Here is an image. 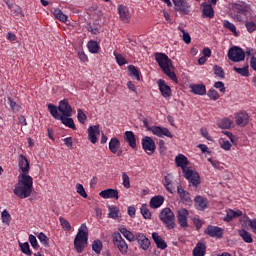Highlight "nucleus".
Returning a JSON list of instances; mask_svg holds the SVG:
<instances>
[{
	"label": "nucleus",
	"mask_w": 256,
	"mask_h": 256,
	"mask_svg": "<svg viewBox=\"0 0 256 256\" xmlns=\"http://www.w3.org/2000/svg\"><path fill=\"white\" fill-rule=\"evenodd\" d=\"M77 119L79 123H81L82 125H85L87 121V115L85 114V112H83V110L81 109L77 110Z\"/></svg>",
	"instance_id": "obj_50"
},
{
	"label": "nucleus",
	"mask_w": 256,
	"mask_h": 256,
	"mask_svg": "<svg viewBox=\"0 0 256 256\" xmlns=\"http://www.w3.org/2000/svg\"><path fill=\"white\" fill-rule=\"evenodd\" d=\"M177 193L184 205H187L188 207H191V205H193V200H191V194L183 189V186H177Z\"/></svg>",
	"instance_id": "obj_10"
},
{
	"label": "nucleus",
	"mask_w": 256,
	"mask_h": 256,
	"mask_svg": "<svg viewBox=\"0 0 256 256\" xmlns=\"http://www.w3.org/2000/svg\"><path fill=\"white\" fill-rule=\"evenodd\" d=\"M183 173H184V177L185 179H187L189 181V179L195 175V172H193V170H191L190 168H184L182 169Z\"/></svg>",
	"instance_id": "obj_61"
},
{
	"label": "nucleus",
	"mask_w": 256,
	"mask_h": 256,
	"mask_svg": "<svg viewBox=\"0 0 256 256\" xmlns=\"http://www.w3.org/2000/svg\"><path fill=\"white\" fill-rule=\"evenodd\" d=\"M171 183H173V176L168 174L164 177V187L169 193H173V188H171Z\"/></svg>",
	"instance_id": "obj_43"
},
{
	"label": "nucleus",
	"mask_w": 256,
	"mask_h": 256,
	"mask_svg": "<svg viewBox=\"0 0 256 256\" xmlns=\"http://www.w3.org/2000/svg\"><path fill=\"white\" fill-rule=\"evenodd\" d=\"M118 231L129 241L130 243H133V241H137V233L133 234V232L129 231L125 226H119Z\"/></svg>",
	"instance_id": "obj_19"
},
{
	"label": "nucleus",
	"mask_w": 256,
	"mask_h": 256,
	"mask_svg": "<svg viewBox=\"0 0 256 256\" xmlns=\"http://www.w3.org/2000/svg\"><path fill=\"white\" fill-rule=\"evenodd\" d=\"M142 149L147 153V155H153L157 149V145L155 144V140L149 136H145L142 138Z\"/></svg>",
	"instance_id": "obj_7"
},
{
	"label": "nucleus",
	"mask_w": 256,
	"mask_h": 256,
	"mask_svg": "<svg viewBox=\"0 0 256 256\" xmlns=\"http://www.w3.org/2000/svg\"><path fill=\"white\" fill-rule=\"evenodd\" d=\"M228 59L233 63L245 61V51L239 46H233L228 50Z\"/></svg>",
	"instance_id": "obj_6"
},
{
	"label": "nucleus",
	"mask_w": 256,
	"mask_h": 256,
	"mask_svg": "<svg viewBox=\"0 0 256 256\" xmlns=\"http://www.w3.org/2000/svg\"><path fill=\"white\" fill-rule=\"evenodd\" d=\"M76 191L81 197L87 199V192L85 191V188L82 186V184L76 185Z\"/></svg>",
	"instance_id": "obj_58"
},
{
	"label": "nucleus",
	"mask_w": 256,
	"mask_h": 256,
	"mask_svg": "<svg viewBox=\"0 0 256 256\" xmlns=\"http://www.w3.org/2000/svg\"><path fill=\"white\" fill-rule=\"evenodd\" d=\"M202 17L204 19H213L215 17V10H213V6L211 4L202 3Z\"/></svg>",
	"instance_id": "obj_24"
},
{
	"label": "nucleus",
	"mask_w": 256,
	"mask_h": 256,
	"mask_svg": "<svg viewBox=\"0 0 256 256\" xmlns=\"http://www.w3.org/2000/svg\"><path fill=\"white\" fill-rule=\"evenodd\" d=\"M181 31H182V34H183L184 43L189 45V43H191V35H189V33L185 32V30H181Z\"/></svg>",
	"instance_id": "obj_64"
},
{
	"label": "nucleus",
	"mask_w": 256,
	"mask_h": 256,
	"mask_svg": "<svg viewBox=\"0 0 256 256\" xmlns=\"http://www.w3.org/2000/svg\"><path fill=\"white\" fill-rule=\"evenodd\" d=\"M224 27L231 31V33H234V35H237V27H235V24L229 22V20L224 21Z\"/></svg>",
	"instance_id": "obj_53"
},
{
	"label": "nucleus",
	"mask_w": 256,
	"mask_h": 256,
	"mask_svg": "<svg viewBox=\"0 0 256 256\" xmlns=\"http://www.w3.org/2000/svg\"><path fill=\"white\" fill-rule=\"evenodd\" d=\"M193 187H199L201 185V176L197 172L188 180Z\"/></svg>",
	"instance_id": "obj_44"
},
{
	"label": "nucleus",
	"mask_w": 256,
	"mask_h": 256,
	"mask_svg": "<svg viewBox=\"0 0 256 256\" xmlns=\"http://www.w3.org/2000/svg\"><path fill=\"white\" fill-rule=\"evenodd\" d=\"M118 15L123 23H129L131 21V16L129 15V8H127L125 5L118 6Z\"/></svg>",
	"instance_id": "obj_21"
},
{
	"label": "nucleus",
	"mask_w": 256,
	"mask_h": 256,
	"mask_svg": "<svg viewBox=\"0 0 256 256\" xmlns=\"http://www.w3.org/2000/svg\"><path fill=\"white\" fill-rule=\"evenodd\" d=\"M59 221H60V225H61L62 229H64V231H67V232L71 231V223L67 219L60 217Z\"/></svg>",
	"instance_id": "obj_48"
},
{
	"label": "nucleus",
	"mask_w": 256,
	"mask_h": 256,
	"mask_svg": "<svg viewBox=\"0 0 256 256\" xmlns=\"http://www.w3.org/2000/svg\"><path fill=\"white\" fill-rule=\"evenodd\" d=\"M122 181L125 189H131V180L129 175H127L125 172L122 173Z\"/></svg>",
	"instance_id": "obj_55"
},
{
	"label": "nucleus",
	"mask_w": 256,
	"mask_h": 256,
	"mask_svg": "<svg viewBox=\"0 0 256 256\" xmlns=\"http://www.w3.org/2000/svg\"><path fill=\"white\" fill-rule=\"evenodd\" d=\"M234 71L235 73H238V75H241V77H249V65H246L242 68L234 66Z\"/></svg>",
	"instance_id": "obj_41"
},
{
	"label": "nucleus",
	"mask_w": 256,
	"mask_h": 256,
	"mask_svg": "<svg viewBox=\"0 0 256 256\" xmlns=\"http://www.w3.org/2000/svg\"><path fill=\"white\" fill-rule=\"evenodd\" d=\"M29 242L33 249H39V243L37 242V237H35V235H29Z\"/></svg>",
	"instance_id": "obj_59"
},
{
	"label": "nucleus",
	"mask_w": 256,
	"mask_h": 256,
	"mask_svg": "<svg viewBox=\"0 0 256 256\" xmlns=\"http://www.w3.org/2000/svg\"><path fill=\"white\" fill-rule=\"evenodd\" d=\"M12 15H13V17H16L17 19L25 16V15H23V9L20 6H15L12 9Z\"/></svg>",
	"instance_id": "obj_52"
},
{
	"label": "nucleus",
	"mask_w": 256,
	"mask_h": 256,
	"mask_svg": "<svg viewBox=\"0 0 256 256\" xmlns=\"http://www.w3.org/2000/svg\"><path fill=\"white\" fill-rule=\"evenodd\" d=\"M154 57L163 73L167 75V77H169L171 81L177 83V74L171 71V67H173V64L171 62V59H169V56H167V54L157 52L154 54Z\"/></svg>",
	"instance_id": "obj_2"
},
{
	"label": "nucleus",
	"mask_w": 256,
	"mask_h": 256,
	"mask_svg": "<svg viewBox=\"0 0 256 256\" xmlns=\"http://www.w3.org/2000/svg\"><path fill=\"white\" fill-rule=\"evenodd\" d=\"M88 47V51H90V53H99V50L101 49V46H99L98 42L95 40H90L87 44Z\"/></svg>",
	"instance_id": "obj_37"
},
{
	"label": "nucleus",
	"mask_w": 256,
	"mask_h": 256,
	"mask_svg": "<svg viewBox=\"0 0 256 256\" xmlns=\"http://www.w3.org/2000/svg\"><path fill=\"white\" fill-rule=\"evenodd\" d=\"M235 119L238 127H246V125H249V113H247V111L237 112Z\"/></svg>",
	"instance_id": "obj_15"
},
{
	"label": "nucleus",
	"mask_w": 256,
	"mask_h": 256,
	"mask_svg": "<svg viewBox=\"0 0 256 256\" xmlns=\"http://www.w3.org/2000/svg\"><path fill=\"white\" fill-rule=\"evenodd\" d=\"M19 247L22 253H24V255H28V256L33 255V252L31 251V247L29 246V242H25V243L19 242Z\"/></svg>",
	"instance_id": "obj_42"
},
{
	"label": "nucleus",
	"mask_w": 256,
	"mask_h": 256,
	"mask_svg": "<svg viewBox=\"0 0 256 256\" xmlns=\"http://www.w3.org/2000/svg\"><path fill=\"white\" fill-rule=\"evenodd\" d=\"M58 110L62 113V117H71L73 115V108L67 100H61L58 106Z\"/></svg>",
	"instance_id": "obj_13"
},
{
	"label": "nucleus",
	"mask_w": 256,
	"mask_h": 256,
	"mask_svg": "<svg viewBox=\"0 0 256 256\" xmlns=\"http://www.w3.org/2000/svg\"><path fill=\"white\" fill-rule=\"evenodd\" d=\"M53 15L54 17H56V19H58V21H61L62 23H67L68 17L63 13L61 9H55Z\"/></svg>",
	"instance_id": "obj_40"
},
{
	"label": "nucleus",
	"mask_w": 256,
	"mask_h": 256,
	"mask_svg": "<svg viewBox=\"0 0 256 256\" xmlns=\"http://www.w3.org/2000/svg\"><path fill=\"white\" fill-rule=\"evenodd\" d=\"M48 111L50 112V115H52L57 121H60V119L63 117L61 114H59V108H57L55 104H48Z\"/></svg>",
	"instance_id": "obj_35"
},
{
	"label": "nucleus",
	"mask_w": 256,
	"mask_h": 256,
	"mask_svg": "<svg viewBox=\"0 0 256 256\" xmlns=\"http://www.w3.org/2000/svg\"><path fill=\"white\" fill-rule=\"evenodd\" d=\"M243 216V212L241 210H232L229 209L226 211V216L223 218V221H226V223H230V221H233L234 219H237V217Z\"/></svg>",
	"instance_id": "obj_25"
},
{
	"label": "nucleus",
	"mask_w": 256,
	"mask_h": 256,
	"mask_svg": "<svg viewBox=\"0 0 256 256\" xmlns=\"http://www.w3.org/2000/svg\"><path fill=\"white\" fill-rule=\"evenodd\" d=\"M207 95L210 99H212V101H217V99H219V93L215 89H210Z\"/></svg>",
	"instance_id": "obj_60"
},
{
	"label": "nucleus",
	"mask_w": 256,
	"mask_h": 256,
	"mask_svg": "<svg viewBox=\"0 0 256 256\" xmlns=\"http://www.w3.org/2000/svg\"><path fill=\"white\" fill-rule=\"evenodd\" d=\"M187 217H189V210L182 208L177 211L178 224L182 229H187V227H189V222H187Z\"/></svg>",
	"instance_id": "obj_9"
},
{
	"label": "nucleus",
	"mask_w": 256,
	"mask_h": 256,
	"mask_svg": "<svg viewBox=\"0 0 256 256\" xmlns=\"http://www.w3.org/2000/svg\"><path fill=\"white\" fill-rule=\"evenodd\" d=\"M245 27H246L248 33H254V31H256V24L253 21L246 20Z\"/></svg>",
	"instance_id": "obj_56"
},
{
	"label": "nucleus",
	"mask_w": 256,
	"mask_h": 256,
	"mask_svg": "<svg viewBox=\"0 0 256 256\" xmlns=\"http://www.w3.org/2000/svg\"><path fill=\"white\" fill-rule=\"evenodd\" d=\"M238 235L241 236L244 243H253V234L249 233V231L245 229L239 230Z\"/></svg>",
	"instance_id": "obj_33"
},
{
	"label": "nucleus",
	"mask_w": 256,
	"mask_h": 256,
	"mask_svg": "<svg viewBox=\"0 0 256 256\" xmlns=\"http://www.w3.org/2000/svg\"><path fill=\"white\" fill-rule=\"evenodd\" d=\"M37 237H38L40 243H42L44 245V247H49V237H47V235H45V233L40 232Z\"/></svg>",
	"instance_id": "obj_51"
},
{
	"label": "nucleus",
	"mask_w": 256,
	"mask_h": 256,
	"mask_svg": "<svg viewBox=\"0 0 256 256\" xmlns=\"http://www.w3.org/2000/svg\"><path fill=\"white\" fill-rule=\"evenodd\" d=\"M136 241L143 251H148L151 247V240L141 232H136Z\"/></svg>",
	"instance_id": "obj_12"
},
{
	"label": "nucleus",
	"mask_w": 256,
	"mask_h": 256,
	"mask_svg": "<svg viewBox=\"0 0 256 256\" xmlns=\"http://www.w3.org/2000/svg\"><path fill=\"white\" fill-rule=\"evenodd\" d=\"M159 219L167 229H175V214L171 208H164L159 214Z\"/></svg>",
	"instance_id": "obj_4"
},
{
	"label": "nucleus",
	"mask_w": 256,
	"mask_h": 256,
	"mask_svg": "<svg viewBox=\"0 0 256 256\" xmlns=\"http://www.w3.org/2000/svg\"><path fill=\"white\" fill-rule=\"evenodd\" d=\"M8 101L12 111H19V109H21V107L17 104V102L13 101V99L8 98Z\"/></svg>",
	"instance_id": "obj_63"
},
{
	"label": "nucleus",
	"mask_w": 256,
	"mask_h": 256,
	"mask_svg": "<svg viewBox=\"0 0 256 256\" xmlns=\"http://www.w3.org/2000/svg\"><path fill=\"white\" fill-rule=\"evenodd\" d=\"M215 89H219L220 93H225V84L221 81L214 83Z\"/></svg>",
	"instance_id": "obj_62"
},
{
	"label": "nucleus",
	"mask_w": 256,
	"mask_h": 256,
	"mask_svg": "<svg viewBox=\"0 0 256 256\" xmlns=\"http://www.w3.org/2000/svg\"><path fill=\"white\" fill-rule=\"evenodd\" d=\"M14 195L19 199H27L33 193V177L29 174H19L18 183L15 184Z\"/></svg>",
	"instance_id": "obj_1"
},
{
	"label": "nucleus",
	"mask_w": 256,
	"mask_h": 256,
	"mask_svg": "<svg viewBox=\"0 0 256 256\" xmlns=\"http://www.w3.org/2000/svg\"><path fill=\"white\" fill-rule=\"evenodd\" d=\"M233 9L236 14L242 13L244 17H247L249 15V10H247V7L241 4H234Z\"/></svg>",
	"instance_id": "obj_38"
},
{
	"label": "nucleus",
	"mask_w": 256,
	"mask_h": 256,
	"mask_svg": "<svg viewBox=\"0 0 256 256\" xmlns=\"http://www.w3.org/2000/svg\"><path fill=\"white\" fill-rule=\"evenodd\" d=\"M18 167L20 174H29L31 167L29 166V160L25 155L20 154L18 157Z\"/></svg>",
	"instance_id": "obj_14"
},
{
	"label": "nucleus",
	"mask_w": 256,
	"mask_h": 256,
	"mask_svg": "<svg viewBox=\"0 0 256 256\" xmlns=\"http://www.w3.org/2000/svg\"><path fill=\"white\" fill-rule=\"evenodd\" d=\"M112 242L121 255H127L129 252V245L127 244V241L124 240L123 236H121V233L114 232L112 234Z\"/></svg>",
	"instance_id": "obj_5"
},
{
	"label": "nucleus",
	"mask_w": 256,
	"mask_h": 256,
	"mask_svg": "<svg viewBox=\"0 0 256 256\" xmlns=\"http://www.w3.org/2000/svg\"><path fill=\"white\" fill-rule=\"evenodd\" d=\"M219 127H221V129H231V127H233V120L223 118L219 123Z\"/></svg>",
	"instance_id": "obj_45"
},
{
	"label": "nucleus",
	"mask_w": 256,
	"mask_h": 256,
	"mask_svg": "<svg viewBox=\"0 0 256 256\" xmlns=\"http://www.w3.org/2000/svg\"><path fill=\"white\" fill-rule=\"evenodd\" d=\"M87 241H89V230L87 229V224H82L74 239V247L77 253H81L85 249Z\"/></svg>",
	"instance_id": "obj_3"
},
{
	"label": "nucleus",
	"mask_w": 256,
	"mask_h": 256,
	"mask_svg": "<svg viewBox=\"0 0 256 256\" xmlns=\"http://www.w3.org/2000/svg\"><path fill=\"white\" fill-rule=\"evenodd\" d=\"M114 57L116 59V63H118L120 67H123V65L127 64V60L125 59V57H123V55L114 52Z\"/></svg>",
	"instance_id": "obj_49"
},
{
	"label": "nucleus",
	"mask_w": 256,
	"mask_h": 256,
	"mask_svg": "<svg viewBox=\"0 0 256 256\" xmlns=\"http://www.w3.org/2000/svg\"><path fill=\"white\" fill-rule=\"evenodd\" d=\"M100 197H102V199H119V191H117L116 189L113 188H108L106 190H102L99 193Z\"/></svg>",
	"instance_id": "obj_17"
},
{
	"label": "nucleus",
	"mask_w": 256,
	"mask_h": 256,
	"mask_svg": "<svg viewBox=\"0 0 256 256\" xmlns=\"http://www.w3.org/2000/svg\"><path fill=\"white\" fill-rule=\"evenodd\" d=\"M121 148V141H119V138H111L110 142H109V150L111 151V153H117V151H119V149Z\"/></svg>",
	"instance_id": "obj_31"
},
{
	"label": "nucleus",
	"mask_w": 256,
	"mask_h": 256,
	"mask_svg": "<svg viewBox=\"0 0 256 256\" xmlns=\"http://www.w3.org/2000/svg\"><path fill=\"white\" fill-rule=\"evenodd\" d=\"M165 202V198L161 195L154 196L150 200V207L151 209H159Z\"/></svg>",
	"instance_id": "obj_29"
},
{
	"label": "nucleus",
	"mask_w": 256,
	"mask_h": 256,
	"mask_svg": "<svg viewBox=\"0 0 256 256\" xmlns=\"http://www.w3.org/2000/svg\"><path fill=\"white\" fill-rule=\"evenodd\" d=\"M194 205L198 211H205L209 207V200L201 195L194 198Z\"/></svg>",
	"instance_id": "obj_16"
},
{
	"label": "nucleus",
	"mask_w": 256,
	"mask_h": 256,
	"mask_svg": "<svg viewBox=\"0 0 256 256\" xmlns=\"http://www.w3.org/2000/svg\"><path fill=\"white\" fill-rule=\"evenodd\" d=\"M175 163L177 167H181V169H185L189 165V160L186 158L185 155L179 154L178 156L175 157Z\"/></svg>",
	"instance_id": "obj_30"
},
{
	"label": "nucleus",
	"mask_w": 256,
	"mask_h": 256,
	"mask_svg": "<svg viewBox=\"0 0 256 256\" xmlns=\"http://www.w3.org/2000/svg\"><path fill=\"white\" fill-rule=\"evenodd\" d=\"M207 253V246L203 242H198L193 249V256H205Z\"/></svg>",
	"instance_id": "obj_27"
},
{
	"label": "nucleus",
	"mask_w": 256,
	"mask_h": 256,
	"mask_svg": "<svg viewBox=\"0 0 256 256\" xmlns=\"http://www.w3.org/2000/svg\"><path fill=\"white\" fill-rule=\"evenodd\" d=\"M108 217L109 219H118L119 218V207L115 206V205H112V206H109L108 205Z\"/></svg>",
	"instance_id": "obj_36"
},
{
	"label": "nucleus",
	"mask_w": 256,
	"mask_h": 256,
	"mask_svg": "<svg viewBox=\"0 0 256 256\" xmlns=\"http://www.w3.org/2000/svg\"><path fill=\"white\" fill-rule=\"evenodd\" d=\"M2 223H5L6 225H9L11 223V214H9V211L4 210L1 214Z\"/></svg>",
	"instance_id": "obj_54"
},
{
	"label": "nucleus",
	"mask_w": 256,
	"mask_h": 256,
	"mask_svg": "<svg viewBox=\"0 0 256 256\" xmlns=\"http://www.w3.org/2000/svg\"><path fill=\"white\" fill-rule=\"evenodd\" d=\"M140 213L145 219H151V211H149L147 204L141 206Z\"/></svg>",
	"instance_id": "obj_47"
},
{
	"label": "nucleus",
	"mask_w": 256,
	"mask_h": 256,
	"mask_svg": "<svg viewBox=\"0 0 256 256\" xmlns=\"http://www.w3.org/2000/svg\"><path fill=\"white\" fill-rule=\"evenodd\" d=\"M177 11L183 13L184 15H189V3L187 0H172Z\"/></svg>",
	"instance_id": "obj_18"
},
{
	"label": "nucleus",
	"mask_w": 256,
	"mask_h": 256,
	"mask_svg": "<svg viewBox=\"0 0 256 256\" xmlns=\"http://www.w3.org/2000/svg\"><path fill=\"white\" fill-rule=\"evenodd\" d=\"M60 121L63 125H65V127H69V129H72L73 131H77V126H75V121H73V118L62 116Z\"/></svg>",
	"instance_id": "obj_32"
},
{
	"label": "nucleus",
	"mask_w": 256,
	"mask_h": 256,
	"mask_svg": "<svg viewBox=\"0 0 256 256\" xmlns=\"http://www.w3.org/2000/svg\"><path fill=\"white\" fill-rule=\"evenodd\" d=\"M214 75H217L219 79H225V70L219 65L213 67Z\"/></svg>",
	"instance_id": "obj_46"
},
{
	"label": "nucleus",
	"mask_w": 256,
	"mask_h": 256,
	"mask_svg": "<svg viewBox=\"0 0 256 256\" xmlns=\"http://www.w3.org/2000/svg\"><path fill=\"white\" fill-rule=\"evenodd\" d=\"M190 89L194 95H207V88L204 84H193Z\"/></svg>",
	"instance_id": "obj_28"
},
{
	"label": "nucleus",
	"mask_w": 256,
	"mask_h": 256,
	"mask_svg": "<svg viewBox=\"0 0 256 256\" xmlns=\"http://www.w3.org/2000/svg\"><path fill=\"white\" fill-rule=\"evenodd\" d=\"M220 147L224 151H231L232 145H231V142H229V140L222 139L220 140Z\"/></svg>",
	"instance_id": "obj_57"
},
{
	"label": "nucleus",
	"mask_w": 256,
	"mask_h": 256,
	"mask_svg": "<svg viewBox=\"0 0 256 256\" xmlns=\"http://www.w3.org/2000/svg\"><path fill=\"white\" fill-rule=\"evenodd\" d=\"M223 233V228L219 226L209 225L205 230V234L214 239H223Z\"/></svg>",
	"instance_id": "obj_8"
},
{
	"label": "nucleus",
	"mask_w": 256,
	"mask_h": 256,
	"mask_svg": "<svg viewBox=\"0 0 256 256\" xmlns=\"http://www.w3.org/2000/svg\"><path fill=\"white\" fill-rule=\"evenodd\" d=\"M92 251L96 255H101V251H103V242L101 240H94L92 243Z\"/></svg>",
	"instance_id": "obj_39"
},
{
	"label": "nucleus",
	"mask_w": 256,
	"mask_h": 256,
	"mask_svg": "<svg viewBox=\"0 0 256 256\" xmlns=\"http://www.w3.org/2000/svg\"><path fill=\"white\" fill-rule=\"evenodd\" d=\"M128 71H129V76L132 77V79H136V81H141V75H140L139 69H137L135 65H129Z\"/></svg>",
	"instance_id": "obj_34"
},
{
	"label": "nucleus",
	"mask_w": 256,
	"mask_h": 256,
	"mask_svg": "<svg viewBox=\"0 0 256 256\" xmlns=\"http://www.w3.org/2000/svg\"><path fill=\"white\" fill-rule=\"evenodd\" d=\"M124 141L128 143L131 149L137 148V138L135 137V133H133V131H126L124 133Z\"/></svg>",
	"instance_id": "obj_22"
},
{
	"label": "nucleus",
	"mask_w": 256,
	"mask_h": 256,
	"mask_svg": "<svg viewBox=\"0 0 256 256\" xmlns=\"http://www.w3.org/2000/svg\"><path fill=\"white\" fill-rule=\"evenodd\" d=\"M100 131H99V126H90L88 128V139L90 141V143H93V145H95V143H97L98 139H97V135H100Z\"/></svg>",
	"instance_id": "obj_23"
},
{
	"label": "nucleus",
	"mask_w": 256,
	"mask_h": 256,
	"mask_svg": "<svg viewBox=\"0 0 256 256\" xmlns=\"http://www.w3.org/2000/svg\"><path fill=\"white\" fill-rule=\"evenodd\" d=\"M150 130L156 137H168L169 139H173V134L166 127L151 126Z\"/></svg>",
	"instance_id": "obj_11"
},
{
	"label": "nucleus",
	"mask_w": 256,
	"mask_h": 256,
	"mask_svg": "<svg viewBox=\"0 0 256 256\" xmlns=\"http://www.w3.org/2000/svg\"><path fill=\"white\" fill-rule=\"evenodd\" d=\"M159 91L165 99L171 97V87L165 83V80H158Z\"/></svg>",
	"instance_id": "obj_20"
},
{
	"label": "nucleus",
	"mask_w": 256,
	"mask_h": 256,
	"mask_svg": "<svg viewBox=\"0 0 256 256\" xmlns=\"http://www.w3.org/2000/svg\"><path fill=\"white\" fill-rule=\"evenodd\" d=\"M152 239H153L157 249H161L162 251L165 250V248L167 247V242H165V240H163V238L161 236H159V233L153 232Z\"/></svg>",
	"instance_id": "obj_26"
}]
</instances>
